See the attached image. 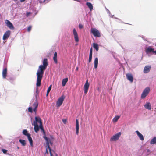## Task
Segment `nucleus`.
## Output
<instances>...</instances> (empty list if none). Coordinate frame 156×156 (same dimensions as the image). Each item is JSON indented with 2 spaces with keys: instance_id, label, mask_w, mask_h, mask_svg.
Instances as JSON below:
<instances>
[{
  "instance_id": "a18cd8bd",
  "label": "nucleus",
  "mask_w": 156,
  "mask_h": 156,
  "mask_svg": "<svg viewBox=\"0 0 156 156\" xmlns=\"http://www.w3.org/2000/svg\"><path fill=\"white\" fill-rule=\"evenodd\" d=\"M17 148H18V149H19V147H17Z\"/></svg>"
},
{
  "instance_id": "a19ab883",
  "label": "nucleus",
  "mask_w": 156,
  "mask_h": 156,
  "mask_svg": "<svg viewBox=\"0 0 156 156\" xmlns=\"http://www.w3.org/2000/svg\"><path fill=\"white\" fill-rule=\"evenodd\" d=\"M51 86L52 85H51L50 86H49V91H50L51 88Z\"/></svg>"
},
{
  "instance_id": "c9c22d12",
  "label": "nucleus",
  "mask_w": 156,
  "mask_h": 156,
  "mask_svg": "<svg viewBox=\"0 0 156 156\" xmlns=\"http://www.w3.org/2000/svg\"><path fill=\"white\" fill-rule=\"evenodd\" d=\"M92 56H89V62H90L92 60Z\"/></svg>"
},
{
  "instance_id": "7ed1b4c3",
  "label": "nucleus",
  "mask_w": 156,
  "mask_h": 156,
  "mask_svg": "<svg viewBox=\"0 0 156 156\" xmlns=\"http://www.w3.org/2000/svg\"><path fill=\"white\" fill-rule=\"evenodd\" d=\"M150 91V88L148 87H147L143 90L141 95V97L142 99L144 98L148 94Z\"/></svg>"
},
{
  "instance_id": "9d476101",
  "label": "nucleus",
  "mask_w": 156,
  "mask_h": 156,
  "mask_svg": "<svg viewBox=\"0 0 156 156\" xmlns=\"http://www.w3.org/2000/svg\"><path fill=\"white\" fill-rule=\"evenodd\" d=\"M126 76L127 79L129 80L131 83L133 81V77L131 73H127L126 74Z\"/></svg>"
},
{
  "instance_id": "c756f323",
  "label": "nucleus",
  "mask_w": 156,
  "mask_h": 156,
  "mask_svg": "<svg viewBox=\"0 0 156 156\" xmlns=\"http://www.w3.org/2000/svg\"><path fill=\"white\" fill-rule=\"evenodd\" d=\"M50 140L49 138V144H50L51 145H52L53 142H52V140H54V138L53 136H50Z\"/></svg>"
},
{
  "instance_id": "f03ea898",
  "label": "nucleus",
  "mask_w": 156,
  "mask_h": 156,
  "mask_svg": "<svg viewBox=\"0 0 156 156\" xmlns=\"http://www.w3.org/2000/svg\"><path fill=\"white\" fill-rule=\"evenodd\" d=\"M43 65H41L39 66L37 72L36 73L37 76L36 86L40 87L41 85V81L42 79L43 74L48 65L47 59L44 58L43 62Z\"/></svg>"
},
{
  "instance_id": "412c9836",
  "label": "nucleus",
  "mask_w": 156,
  "mask_h": 156,
  "mask_svg": "<svg viewBox=\"0 0 156 156\" xmlns=\"http://www.w3.org/2000/svg\"><path fill=\"white\" fill-rule=\"evenodd\" d=\"M94 67L95 68H97L98 66V58H95L94 61Z\"/></svg>"
},
{
  "instance_id": "c03bdc74",
  "label": "nucleus",
  "mask_w": 156,
  "mask_h": 156,
  "mask_svg": "<svg viewBox=\"0 0 156 156\" xmlns=\"http://www.w3.org/2000/svg\"><path fill=\"white\" fill-rule=\"evenodd\" d=\"M17 1V0H14V1L15 2H16V1Z\"/></svg>"
},
{
  "instance_id": "ea45409f",
  "label": "nucleus",
  "mask_w": 156,
  "mask_h": 156,
  "mask_svg": "<svg viewBox=\"0 0 156 156\" xmlns=\"http://www.w3.org/2000/svg\"><path fill=\"white\" fill-rule=\"evenodd\" d=\"M141 37L142 38L144 41H147V40L144 38V36H141Z\"/></svg>"
},
{
  "instance_id": "20e7f679",
  "label": "nucleus",
  "mask_w": 156,
  "mask_h": 156,
  "mask_svg": "<svg viewBox=\"0 0 156 156\" xmlns=\"http://www.w3.org/2000/svg\"><path fill=\"white\" fill-rule=\"evenodd\" d=\"M65 97L64 95H62L60 97L57 101L56 105L58 107H59L62 104Z\"/></svg>"
},
{
  "instance_id": "423d86ee",
  "label": "nucleus",
  "mask_w": 156,
  "mask_h": 156,
  "mask_svg": "<svg viewBox=\"0 0 156 156\" xmlns=\"http://www.w3.org/2000/svg\"><path fill=\"white\" fill-rule=\"evenodd\" d=\"M121 134V133L119 132L110 138L111 141H116L119 139Z\"/></svg>"
},
{
  "instance_id": "a878e982",
  "label": "nucleus",
  "mask_w": 156,
  "mask_h": 156,
  "mask_svg": "<svg viewBox=\"0 0 156 156\" xmlns=\"http://www.w3.org/2000/svg\"><path fill=\"white\" fill-rule=\"evenodd\" d=\"M156 144V136L153 138L150 141V144Z\"/></svg>"
},
{
  "instance_id": "6ab92c4d",
  "label": "nucleus",
  "mask_w": 156,
  "mask_h": 156,
  "mask_svg": "<svg viewBox=\"0 0 156 156\" xmlns=\"http://www.w3.org/2000/svg\"><path fill=\"white\" fill-rule=\"evenodd\" d=\"M28 139L30 143V145L31 147L33 146V142L32 138L31 137V135H29L28 136H27Z\"/></svg>"
},
{
  "instance_id": "e433bc0d",
  "label": "nucleus",
  "mask_w": 156,
  "mask_h": 156,
  "mask_svg": "<svg viewBox=\"0 0 156 156\" xmlns=\"http://www.w3.org/2000/svg\"><path fill=\"white\" fill-rule=\"evenodd\" d=\"M62 122L64 124H66L67 122V120L66 119H63L62 120Z\"/></svg>"
},
{
  "instance_id": "aec40b11",
  "label": "nucleus",
  "mask_w": 156,
  "mask_h": 156,
  "mask_svg": "<svg viewBox=\"0 0 156 156\" xmlns=\"http://www.w3.org/2000/svg\"><path fill=\"white\" fill-rule=\"evenodd\" d=\"M57 53L56 52H55L54 54V56L53 58V60L54 61V62L55 63L57 64L58 63V61L57 60Z\"/></svg>"
},
{
  "instance_id": "b1692460",
  "label": "nucleus",
  "mask_w": 156,
  "mask_h": 156,
  "mask_svg": "<svg viewBox=\"0 0 156 156\" xmlns=\"http://www.w3.org/2000/svg\"><path fill=\"white\" fill-rule=\"evenodd\" d=\"M86 5L87 6L91 11L93 10V6L92 4L90 3L89 2H87Z\"/></svg>"
},
{
  "instance_id": "cd10ccee",
  "label": "nucleus",
  "mask_w": 156,
  "mask_h": 156,
  "mask_svg": "<svg viewBox=\"0 0 156 156\" xmlns=\"http://www.w3.org/2000/svg\"><path fill=\"white\" fill-rule=\"evenodd\" d=\"M120 117V116H115L112 119V121L113 122H116Z\"/></svg>"
},
{
  "instance_id": "49530a36",
  "label": "nucleus",
  "mask_w": 156,
  "mask_h": 156,
  "mask_svg": "<svg viewBox=\"0 0 156 156\" xmlns=\"http://www.w3.org/2000/svg\"><path fill=\"white\" fill-rule=\"evenodd\" d=\"M96 50H97V51H98V49H96Z\"/></svg>"
},
{
  "instance_id": "72a5a7b5",
  "label": "nucleus",
  "mask_w": 156,
  "mask_h": 156,
  "mask_svg": "<svg viewBox=\"0 0 156 156\" xmlns=\"http://www.w3.org/2000/svg\"><path fill=\"white\" fill-rule=\"evenodd\" d=\"M79 28L82 29L83 27V26L81 24H79Z\"/></svg>"
},
{
  "instance_id": "de8ad7c7",
  "label": "nucleus",
  "mask_w": 156,
  "mask_h": 156,
  "mask_svg": "<svg viewBox=\"0 0 156 156\" xmlns=\"http://www.w3.org/2000/svg\"><path fill=\"white\" fill-rule=\"evenodd\" d=\"M90 49H92V47Z\"/></svg>"
},
{
  "instance_id": "f8f14e48",
  "label": "nucleus",
  "mask_w": 156,
  "mask_h": 156,
  "mask_svg": "<svg viewBox=\"0 0 156 156\" xmlns=\"http://www.w3.org/2000/svg\"><path fill=\"white\" fill-rule=\"evenodd\" d=\"M76 134L77 135L79 131V123L78 120L76 119Z\"/></svg>"
},
{
  "instance_id": "2f4dec72",
  "label": "nucleus",
  "mask_w": 156,
  "mask_h": 156,
  "mask_svg": "<svg viewBox=\"0 0 156 156\" xmlns=\"http://www.w3.org/2000/svg\"><path fill=\"white\" fill-rule=\"evenodd\" d=\"M2 151L3 153L5 154H6L8 151L7 150L3 149H2Z\"/></svg>"
},
{
  "instance_id": "f257e3e1",
  "label": "nucleus",
  "mask_w": 156,
  "mask_h": 156,
  "mask_svg": "<svg viewBox=\"0 0 156 156\" xmlns=\"http://www.w3.org/2000/svg\"><path fill=\"white\" fill-rule=\"evenodd\" d=\"M35 120V121L34 122V129L35 132L37 133L39 131V129H40L44 134L43 137L46 141L45 144H44L46 149V151L44 155L45 156H46L47 154H48V149H49V140L46 136L45 132L43 127L41 120L40 118L39 117H36Z\"/></svg>"
},
{
  "instance_id": "a211bd4d",
  "label": "nucleus",
  "mask_w": 156,
  "mask_h": 156,
  "mask_svg": "<svg viewBox=\"0 0 156 156\" xmlns=\"http://www.w3.org/2000/svg\"><path fill=\"white\" fill-rule=\"evenodd\" d=\"M7 69L6 68L4 69L2 71V74L3 78H5L7 76Z\"/></svg>"
},
{
  "instance_id": "9b49d317",
  "label": "nucleus",
  "mask_w": 156,
  "mask_h": 156,
  "mask_svg": "<svg viewBox=\"0 0 156 156\" xmlns=\"http://www.w3.org/2000/svg\"><path fill=\"white\" fill-rule=\"evenodd\" d=\"M10 34V31L9 30H8L6 31L4 34L3 37V39L4 40L7 39Z\"/></svg>"
},
{
  "instance_id": "39448f33",
  "label": "nucleus",
  "mask_w": 156,
  "mask_h": 156,
  "mask_svg": "<svg viewBox=\"0 0 156 156\" xmlns=\"http://www.w3.org/2000/svg\"><path fill=\"white\" fill-rule=\"evenodd\" d=\"M91 33L95 37H100V33L99 31L96 28H92L91 29Z\"/></svg>"
},
{
  "instance_id": "f3484780",
  "label": "nucleus",
  "mask_w": 156,
  "mask_h": 156,
  "mask_svg": "<svg viewBox=\"0 0 156 156\" xmlns=\"http://www.w3.org/2000/svg\"><path fill=\"white\" fill-rule=\"evenodd\" d=\"M144 107L146 109L148 110H151V104L149 102H147L144 105Z\"/></svg>"
},
{
  "instance_id": "f704fd0d",
  "label": "nucleus",
  "mask_w": 156,
  "mask_h": 156,
  "mask_svg": "<svg viewBox=\"0 0 156 156\" xmlns=\"http://www.w3.org/2000/svg\"><path fill=\"white\" fill-rule=\"evenodd\" d=\"M92 50L93 49H90L89 56H92Z\"/></svg>"
},
{
  "instance_id": "58836bf2",
  "label": "nucleus",
  "mask_w": 156,
  "mask_h": 156,
  "mask_svg": "<svg viewBox=\"0 0 156 156\" xmlns=\"http://www.w3.org/2000/svg\"><path fill=\"white\" fill-rule=\"evenodd\" d=\"M48 94H49V87L48 88L47 90V94H46L47 96H48Z\"/></svg>"
},
{
  "instance_id": "5701e85b",
  "label": "nucleus",
  "mask_w": 156,
  "mask_h": 156,
  "mask_svg": "<svg viewBox=\"0 0 156 156\" xmlns=\"http://www.w3.org/2000/svg\"><path fill=\"white\" fill-rule=\"evenodd\" d=\"M68 81V78H66L63 79L62 82V86H64Z\"/></svg>"
},
{
  "instance_id": "7c9ffc66",
  "label": "nucleus",
  "mask_w": 156,
  "mask_h": 156,
  "mask_svg": "<svg viewBox=\"0 0 156 156\" xmlns=\"http://www.w3.org/2000/svg\"><path fill=\"white\" fill-rule=\"evenodd\" d=\"M31 28H32L31 26H29L27 29V31L28 32H30L31 31Z\"/></svg>"
},
{
  "instance_id": "4468645a",
  "label": "nucleus",
  "mask_w": 156,
  "mask_h": 156,
  "mask_svg": "<svg viewBox=\"0 0 156 156\" xmlns=\"http://www.w3.org/2000/svg\"><path fill=\"white\" fill-rule=\"evenodd\" d=\"M136 132L140 139L141 140H143L144 139V138L143 135L141 133H140L139 131L137 130L136 131Z\"/></svg>"
},
{
  "instance_id": "6e6552de",
  "label": "nucleus",
  "mask_w": 156,
  "mask_h": 156,
  "mask_svg": "<svg viewBox=\"0 0 156 156\" xmlns=\"http://www.w3.org/2000/svg\"><path fill=\"white\" fill-rule=\"evenodd\" d=\"M5 23L6 26L10 29H14V27L12 23L9 20H5Z\"/></svg>"
},
{
  "instance_id": "bb28decb",
  "label": "nucleus",
  "mask_w": 156,
  "mask_h": 156,
  "mask_svg": "<svg viewBox=\"0 0 156 156\" xmlns=\"http://www.w3.org/2000/svg\"><path fill=\"white\" fill-rule=\"evenodd\" d=\"M22 133L23 135L27 136H27H28L29 135H30V134L28 133V131L26 129L23 130V131Z\"/></svg>"
},
{
  "instance_id": "473e14b6",
  "label": "nucleus",
  "mask_w": 156,
  "mask_h": 156,
  "mask_svg": "<svg viewBox=\"0 0 156 156\" xmlns=\"http://www.w3.org/2000/svg\"><path fill=\"white\" fill-rule=\"evenodd\" d=\"M28 111L29 112H31V113H32L33 112V110L32 108L31 107H29L28 108Z\"/></svg>"
},
{
  "instance_id": "393cba45",
  "label": "nucleus",
  "mask_w": 156,
  "mask_h": 156,
  "mask_svg": "<svg viewBox=\"0 0 156 156\" xmlns=\"http://www.w3.org/2000/svg\"><path fill=\"white\" fill-rule=\"evenodd\" d=\"M19 141L22 146H25L26 145V142L25 140L20 139L19 140Z\"/></svg>"
},
{
  "instance_id": "c85d7f7f",
  "label": "nucleus",
  "mask_w": 156,
  "mask_h": 156,
  "mask_svg": "<svg viewBox=\"0 0 156 156\" xmlns=\"http://www.w3.org/2000/svg\"><path fill=\"white\" fill-rule=\"evenodd\" d=\"M92 46L94 49H98L99 47L98 44L95 43H93L92 44Z\"/></svg>"
},
{
  "instance_id": "ddd939ff",
  "label": "nucleus",
  "mask_w": 156,
  "mask_h": 156,
  "mask_svg": "<svg viewBox=\"0 0 156 156\" xmlns=\"http://www.w3.org/2000/svg\"><path fill=\"white\" fill-rule=\"evenodd\" d=\"M151 69L150 66H145L144 70V72L145 73H147L149 72Z\"/></svg>"
},
{
  "instance_id": "0eeeda50",
  "label": "nucleus",
  "mask_w": 156,
  "mask_h": 156,
  "mask_svg": "<svg viewBox=\"0 0 156 156\" xmlns=\"http://www.w3.org/2000/svg\"><path fill=\"white\" fill-rule=\"evenodd\" d=\"M90 84L88 82V80H87L84 85V93L86 94L88 92Z\"/></svg>"
},
{
  "instance_id": "1a4fd4ad",
  "label": "nucleus",
  "mask_w": 156,
  "mask_h": 156,
  "mask_svg": "<svg viewBox=\"0 0 156 156\" xmlns=\"http://www.w3.org/2000/svg\"><path fill=\"white\" fill-rule=\"evenodd\" d=\"M73 33L74 37V39L75 41L76 42H78L79 41V38L78 34L76 29L75 28L73 29Z\"/></svg>"
},
{
  "instance_id": "2eb2a0df",
  "label": "nucleus",
  "mask_w": 156,
  "mask_h": 156,
  "mask_svg": "<svg viewBox=\"0 0 156 156\" xmlns=\"http://www.w3.org/2000/svg\"><path fill=\"white\" fill-rule=\"evenodd\" d=\"M49 153L50 154V156H58L57 153L53 150L51 151V148L49 147Z\"/></svg>"
},
{
  "instance_id": "dca6fc26",
  "label": "nucleus",
  "mask_w": 156,
  "mask_h": 156,
  "mask_svg": "<svg viewBox=\"0 0 156 156\" xmlns=\"http://www.w3.org/2000/svg\"><path fill=\"white\" fill-rule=\"evenodd\" d=\"M154 49H146V52L147 54H149L150 53H153L155 54H156V51H154Z\"/></svg>"
},
{
  "instance_id": "37998d69",
  "label": "nucleus",
  "mask_w": 156,
  "mask_h": 156,
  "mask_svg": "<svg viewBox=\"0 0 156 156\" xmlns=\"http://www.w3.org/2000/svg\"><path fill=\"white\" fill-rule=\"evenodd\" d=\"M147 49H152L151 48H148Z\"/></svg>"
},
{
  "instance_id": "79ce46f5",
  "label": "nucleus",
  "mask_w": 156,
  "mask_h": 156,
  "mask_svg": "<svg viewBox=\"0 0 156 156\" xmlns=\"http://www.w3.org/2000/svg\"><path fill=\"white\" fill-rule=\"evenodd\" d=\"M78 67H76V71H78Z\"/></svg>"
},
{
  "instance_id": "4c0bfd02",
  "label": "nucleus",
  "mask_w": 156,
  "mask_h": 156,
  "mask_svg": "<svg viewBox=\"0 0 156 156\" xmlns=\"http://www.w3.org/2000/svg\"><path fill=\"white\" fill-rule=\"evenodd\" d=\"M31 14V13L30 12H27L26 13V16L27 17H28L30 14Z\"/></svg>"
},
{
  "instance_id": "4be33fe9",
  "label": "nucleus",
  "mask_w": 156,
  "mask_h": 156,
  "mask_svg": "<svg viewBox=\"0 0 156 156\" xmlns=\"http://www.w3.org/2000/svg\"><path fill=\"white\" fill-rule=\"evenodd\" d=\"M38 105V103L36 101L34 102L33 104V106L34 107V109H33V110L34 112H36V109Z\"/></svg>"
}]
</instances>
